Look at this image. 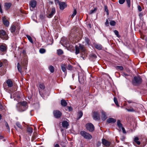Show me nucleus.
Wrapping results in <instances>:
<instances>
[{
	"mask_svg": "<svg viewBox=\"0 0 147 147\" xmlns=\"http://www.w3.org/2000/svg\"><path fill=\"white\" fill-rule=\"evenodd\" d=\"M57 53L59 55H61L63 53V51L61 49H59L57 50Z\"/></svg>",
	"mask_w": 147,
	"mask_h": 147,
	"instance_id": "obj_30",
	"label": "nucleus"
},
{
	"mask_svg": "<svg viewBox=\"0 0 147 147\" xmlns=\"http://www.w3.org/2000/svg\"><path fill=\"white\" fill-rule=\"evenodd\" d=\"M37 4V2L35 0H32L30 1L29 4L30 7H32V8H35Z\"/></svg>",
	"mask_w": 147,
	"mask_h": 147,
	"instance_id": "obj_10",
	"label": "nucleus"
},
{
	"mask_svg": "<svg viewBox=\"0 0 147 147\" xmlns=\"http://www.w3.org/2000/svg\"><path fill=\"white\" fill-rule=\"evenodd\" d=\"M115 68L118 71H122L123 69V68L122 66H116L115 67Z\"/></svg>",
	"mask_w": 147,
	"mask_h": 147,
	"instance_id": "obj_28",
	"label": "nucleus"
},
{
	"mask_svg": "<svg viewBox=\"0 0 147 147\" xmlns=\"http://www.w3.org/2000/svg\"><path fill=\"white\" fill-rule=\"evenodd\" d=\"M10 30L11 32L12 33L14 32L16 30V27L14 25H13L11 26L10 27Z\"/></svg>",
	"mask_w": 147,
	"mask_h": 147,
	"instance_id": "obj_26",
	"label": "nucleus"
},
{
	"mask_svg": "<svg viewBox=\"0 0 147 147\" xmlns=\"http://www.w3.org/2000/svg\"><path fill=\"white\" fill-rule=\"evenodd\" d=\"M102 143L104 145L108 147L110 146L111 144V142L104 138H102Z\"/></svg>",
	"mask_w": 147,
	"mask_h": 147,
	"instance_id": "obj_9",
	"label": "nucleus"
},
{
	"mask_svg": "<svg viewBox=\"0 0 147 147\" xmlns=\"http://www.w3.org/2000/svg\"><path fill=\"white\" fill-rule=\"evenodd\" d=\"M77 13V11L75 9H74V11H73V13L72 14L71 16V17L72 18H73L76 14Z\"/></svg>",
	"mask_w": 147,
	"mask_h": 147,
	"instance_id": "obj_42",
	"label": "nucleus"
},
{
	"mask_svg": "<svg viewBox=\"0 0 147 147\" xmlns=\"http://www.w3.org/2000/svg\"><path fill=\"white\" fill-rule=\"evenodd\" d=\"M138 10L139 12H140L142 10V9L140 6L138 5Z\"/></svg>",
	"mask_w": 147,
	"mask_h": 147,
	"instance_id": "obj_51",
	"label": "nucleus"
},
{
	"mask_svg": "<svg viewBox=\"0 0 147 147\" xmlns=\"http://www.w3.org/2000/svg\"><path fill=\"white\" fill-rule=\"evenodd\" d=\"M85 127L87 130L90 132H92L94 130V127L91 123H88L86 124Z\"/></svg>",
	"mask_w": 147,
	"mask_h": 147,
	"instance_id": "obj_5",
	"label": "nucleus"
},
{
	"mask_svg": "<svg viewBox=\"0 0 147 147\" xmlns=\"http://www.w3.org/2000/svg\"><path fill=\"white\" fill-rule=\"evenodd\" d=\"M6 83L8 87H11L13 86V83L10 79H8L6 81Z\"/></svg>",
	"mask_w": 147,
	"mask_h": 147,
	"instance_id": "obj_17",
	"label": "nucleus"
},
{
	"mask_svg": "<svg viewBox=\"0 0 147 147\" xmlns=\"http://www.w3.org/2000/svg\"><path fill=\"white\" fill-rule=\"evenodd\" d=\"M17 68L18 71L20 73L22 72V69L20 63H18L17 64Z\"/></svg>",
	"mask_w": 147,
	"mask_h": 147,
	"instance_id": "obj_33",
	"label": "nucleus"
},
{
	"mask_svg": "<svg viewBox=\"0 0 147 147\" xmlns=\"http://www.w3.org/2000/svg\"><path fill=\"white\" fill-rule=\"evenodd\" d=\"M54 1L56 4L59 3L60 2L59 1V0H54Z\"/></svg>",
	"mask_w": 147,
	"mask_h": 147,
	"instance_id": "obj_62",
	"label": "nucleus"
},
{
	"mask_svg": "<svg viewBox=\"0 0 147 147\" xmlns=\"http://www.w3.org/2000/svg\"><path fill=\"white\" fill-rule=\"evenodd\" d=\"M39 93L41 97H43L44 96V94H43L42 92L40 90H39Z\"/></svg>",
	"mask_w": 147,
	"mask_h": 147,
	"instance_id": "obj_54",
	"label": "nucleus"
},
{
	"mask_svg": "<svg viewBox=\"0 0 147 147\" xmlns=\"http://www.w3.org/2000/svg\"><path fill=\"white\" fill-rule=\"evenodd\" d=\"M14 97H17V98H18V99H19L20 98V95L18 94L17 95V96H16V94H14Z\"/></svg>",
	"mask_w": 147,
	"mask_h": 147,
	"instance_id": "obj_57",
	"label": "nucleus"
},
{
	"mask_svg": "<svg viewBox=\"0 0 147 147\" xmlns=\"http://www.w3.org/2000/svg\"><path fill=\"white\" fill-rule=\"evenodd\" d=\"M39 87L43 90L45 88V86L43 84H41L39 85Z\"/></svg>",
	"mask_w": 147,
	"mask_h": 147,
	"instance_id": "obj_46",
	"label": "nucleus"
},
{
	"mask_svg": "<svg viewBox=\"0 0 147 147\" xmlns=\"http://www.w3.org/2000/svg\"><path fill=\"white\" fill-rule=\"evenodd\" d=\"M61 104L63 107H65L67 105V103L64 99H62L61 101Z\"/></svg>",
	"mask_w": 147,
	"mask_h": 147,
	"instance_id": "obj_25",
	"label": "nucleus"
},
{
	"mask_svg": "<svg viewBox=\"0 0 147 147\" xmlns=\"http://www.w3.org/2000/svg\"><path fill=\"white\" fill-rule=\"evenodd\" d=\"M84 40L87 45H90L91 42L90 39L88 38L87 37H85Z\"/></svg>",
	"mask_w": 147,
	"mask_h": 147,
	"instance_id": "obj_21",
	"label": "nucleus"
},
{
	"mask_svg": "<svg viewBox=\"0 0 147 147\" xmlns=\"http://www.w3.org/2000/svg\"><path fill=\"white\" fill-rule=\"evenodd\" d=\"M121 129L122 130L124 134L126 133V131L125 129L123 127H121Z\"/></svg>",
	"mask_w": 147,
	"mask_h": 147,
	"instance_id": "obj_59",
	"label": "nucleus"
},
{
	"mask_svg": "<svg viewBox=\"0 0 147 147\" xmlns=\"http://www.w3.org/2000/svg\"><path fill=\"white\" fill-rule=\"evenodd\" d=\"M56 13V10L55 7H53L52 9L51 13L47 16V17L49 18H51Z\"/></svg>",
	"mask_w": 147,
	"mask_h": 147,
	"instance_id": "obj_11",
	"label": "nucleus"
},
{
	"mask_svg": "<svg viewBox=\"0 0 147 147\" xmlns=\"http://www.w3.org/2000/svg\"><path fill=\"white\" fill-rule=\"evenodd\" d=\"M5 127H6V128L7 129V130H8L10 131L9 127L8 125V124L7 123L6 121L5 122Z\"/></svg>",
	"mask_w": 147,
	"mask_h": 147,
	"instance_id": "obj_49",
	"label": "nucleus"
},
{
	"mask_svg": "<svg viewBox=\"0 0 147 147\" xmlns=\"http://www.w3.org/2000/svg\"><path fill=\"white\" fill-rule=\"evenodd\" d=\"M3 23L6 26L8 27L9 24V22L7 20L6 18H4L2 19Z\"/></svg>",
	"mask_w": 147,
	"mask_h": 147,
	"instance_id": "obj_15",
	"label": "nucleus"
},
{
	"mask_svg": "<svg viewBox=\"0 0 147 147\" xmlns=\"http://www.w3.org/2000/svg\"><path fill=\"white\" fill-rule=\"evenodd\" d=\"M117 125L119 128H121L122 127V124L121 123V121L119 120H117Z\"/></svg>",
	"mask_w": 147,
	"mask_h": 147,
	"instance_id": "obj_32",
	"label": "nucleus"
},
{
	"mask_svg": "<svg viewBox=\"0 0 147 147\" xmlns=\"http://www.w3.org/2000/svg\"><path fill=\"white\" fill-rule=\"evenodd\" d=\"M49 69L51 73H53L54 72V67L52 65H50L49 67Z\"/></svg>",
	"mask_w": 147,
	"mask_h": 147,
	"instance_id": "obj_34",
	"label": "nucleus"
},
{
	"mask_svg": "<svg viewBox=\"0 0 147 147\" xmlns=\"http://www.w3.org/2000/svg\"><path fill=\"white\" fill-rule=\"evenodd\" d=\"M114 33H115V34L118 37H120V36L119 34V32L118 31L116 30H115L114 31Z\"/></svg>",
	"mask_w": 147,
	"mask_h": 147,
	"instance_id": "obj_48",
	"label": "nucleus"
},
{
	"mask_svg": "<svg viewBox=\"0 0 147 147\" xmlns=\"http://www.w3.org/2000/svg\"><path fill=\"white\" fill-rule=\"evenodd\" d=\"M104 10L105 11L107 12V15H108L109 14V10L108 9L107 6L106 5L104 6Z\"/></svg>",
	"mask_w": 147,
	"mask_h": 147,
	"instance_id": "obj_37",
	"label": "nucleus"
},
{
	"mask_svg": "<svg viewBox=\"0 0 147 147\" xmlns=\"http://www.w3.org/2000/svg\"><path fill=\"white\" fill-rule=\"evenodd\" d=\"M72 67V66L70 64H69L67 66V68L69 70H71Z\"/></svg>",
	"mask_w": 147,
	"mask_h": 147,
	"instance_id": "obj_47",
	"label": "nucleus"
},
{
	"mask_svg": "<svg viewBox=\"0 0 147 147\" xmlns=\"http://www.w3.org/2000/svg\"><path fill=\"white\" fill-rule=\"evenodd\" d=\"M125 0H119V3L120 4H123L125 2Z\"/></svg>",
	"mask_w": 147,
	"mask_h": 147,
	"instance_id": "obj_50",
	"label": "nucleus"
},
{
	"mask_svg": "<svg viewBox=\"0 0 147 147\" xmlns=\"http://www.w3.org/2000/svg\"><path fill=\"white\" fill-rule=\"evenodd\" d=\"M139 140V138L138 137H136L134 139V141L136 142L138 141Z\"/></svg>",
	"mask_w": 147,
	"mask_h": 147,
	"instance_id": "obj_60",
	"label": "nucleus"
},
{
	"mask_svg": "<svg viewBox=\"0 0 147 147\" xmlns=\"http://www.w3.org/2000/svg\"><path fill=\"white\" fill-rule=\"evenodd\" d=\"M16 125L20 129H23V127L18 122H17L16 123Z\"/></svg>",
	"mask_w": 147,
	"mask_h": 147,
	"instance_id": "obj_31",
	"label": "nucleus"
},
{
	"mask_svg": "<svg viewBox=\"0 0 147 147\" xmlns=\"http://www.w3.org/2000/svg\"><path fill=\"white\" fill-rule=\"evenodd\" d=\"M79 48L80 50L82 52L84 53L86 49L83 45L79 44Z\"/></svg>",
	"mask_w": 147,
	"mask_h": 147,
	"instance_id": "obj_18",
	"label": "nucleus"
},
{
	"mask_svg": "<svg viewBox=\"0 0 147 147\" xmlns=\"http://www.w3.org/2000/svg\"><path fill=\"white\" fill-rule=\"evenodd\" d=\"M97 9V7H94L93 9L91 10L90 11L89 14H92V13L95 12Z\"/></svg>",
	"mask_w": 147,
	"mask_h": 147,
	"instance_id": "obj_39",
	"label": "nucleus"
},
{
	"mask_svg": "<svg viewBox=\"0 0 147 147\" xmlns=\"http://www.w3.org/2000/svg\"><path fill=\"white\" fill-rule=\"evenodd\" d=\"M53 113L54 117L56 119L60 118L62 115L61 112L57 110H54Z\"/></svg>",
	"mask_w": 147,
	"mask_h": 147,
	"instance_id": "obj_6",
	"label": "nucleus"
},
{
	"mask_svg": "<svg viewBox=\"0 0 147 147\" xmlns=\"http://www.w3.org/2000/svg\"><path fill=\"white\" fill-rule=\"evenodd\" d=\"M11 3H5V9L7 10L9 9L11 6Z\"/></svg>",
	"mask_w": 147,
	"mask_h": 147,
	"instance_id": "obj_19",
	"label": "nucleus"
},
{
	"mask_svg": "<svg viewBox=\"0 0 147 147\" xmlns=\"http://www.w3.org/2000/svg\"><path fill=\"white\" fill-rule=\"evenodd\" d=\"M114 101L115 105L117 106V107H119V105L117 99L116 97H114Z\"/></svg>",
	"mask_w": 147,
	"mask_h": 147,
	"instance_id": "obj_36",
	"label": "nucleus"
},
{
	"mask_svg": "<svg viewBox=\"0 0 147 147\" xmlns=\"http://www.w3.org/2000/svg\"><path fill=\"white\" fill-rule=\"evenodd\" d=\"M116 121V119L113 118H109L107 120V122L109 123H114Z\"/></svg>",
	"mask_w": 147,
	"mask_h": 147,
	"instance_id": "obj_16",
	"label": "nucleus"
},
{
	"mask_svg": "<svg viewBox=\"0 0 147 147\" xmlns=\"http://www.w3.org/2000/svg\"><path fill=\"white\" fill-rule=\"evenodd\" d=\"M62 126L64 128H65L66 129H67L68 128V126L69 125L68 122L67 121H63L62 122Z\"/></svg>",
	"mask_w": 147,
	"mask_h": 147,
	"instance_id": "obj_13",
	"label": "nucleus"
},
{
	"mask_svg": "<svg viewBox=\"0 0 147 147\" xmlns=\"http://www.w3.org/2000/svg\"><path fill=\"white\" fill-rule=\"evenodd\" d=\"M54 147H60V146L59 144H57L54 146Z\"/></svg>",
	"mask_w": 147,
	"mask_h": 147,
	"instance_id": "obj_64",
	"label": "nucleus"
},
{
	"mask_svg": "<svg viewBox=\"0 0 147 147\" xmlns=\"http://www.w3.org/2000/svg\"><path fill=\"white\" fill-rule=\"evenodd\" d=\"M40 18L41 19H44V16H43L42 15H41L40 16Z\"/></svg>",
	"mask_w": 147,
	"mask_h": 147,
	"instance_id": "obj_63",
	"label": "nucleus"
},
{
	"mask_svg": "<svg viewBox=\"0 0 147 147\" xmlns=\"http://www.w3.org/2000/svg\"><path fill=\"white\" fill-rule=\"evenodd\" d=\"M126 109L128 112H134L135 111V110L132 108L131 107L130 109Z\"/></svg>",
	"mask_w": 147,
	"mask_h": 147,
	"instance_id": "obj_45",
	"label": "nucleus"
},
{
	"mask_svg": "<svg viewBox=\"0 0 147 147\" xmlns=\"http://www.w3.org/2000/svg\"><path fill=\"white\" fill-rule=\"evenodd\" d=\"M95 47L97 49L99 50H102V46L100 44H95L94 45Z\"/></svg>",
	"mask_w": 147,
	"mask_h": 147,
	"instance_id": "obj_24",
	"label": "nucleus"
},
{
	"mask_svg": "<svg viewBox=\"0 0 147 147\" xmlns=\"http://www.w3.org/2000/svg\"><path fill=\"white\" fill-rule=\"evenodd\" d=\"M39 52L40 53L43 54L46 52V50L43 48H41L39 50Z\"/></svg>",
	"mask_w": 147,
	"mask_h": 147,
	"instance_id": "obj_41",
	"label": "nucleus"
},
{
	"mask_svg": "<svg viewBox=\"0 0 147 147\" xmlns=\"http://www.w3.org/2000/svg\"><path fill=\"white\" fill-rule=\"evenodd\" d=\"M87 26L88 27H89L90 28H92V25L90 23H89L88 24Z\"/></svg>",
	"mask_w": 147,
	"mask_h": 147,
	"instance_id": "obj_61",
	"label": "nucleus"
},
{
	"mask_svg": "<svg viewBox=\"0 0 147 147\" xmlns=\"http://www.w3.org/2000/svg\"><path fill=\"white\" fill-rule=\"evenodd\" d=\"M92 117L94 120H98L100 119L99 113L98 111H94L93 113Z\"/></svg>",
	"mask_w": 147,
	"mask_h": 147,
	"instance_id": "obj_7",
	"label": "nucleus"
},
{
	"mask_svg": "<svg viewBox=\"0 0 147 147\" xmlns=\"http://www.w3.org/2000/svg\"><path fill=\"white\" fill-rule=\"evenodd\" d=\"M144 15H145L144 13L143 12H140L139 13L138 16L140 19H142L143 16Z\"/></svg>",
	"mask_w": 147,
	"mask_h": 147,
	"instance_id": "obj_38",
	"label": "nucleus"
},
{
	"mask_svg": "<svg viewBox=\"0 0 147 147\" xmlns=\"http://www.w3.org/2000/svg\"><path fill=\"white\" fill-rule=\"evenodd\" d=\"M75 54L76 55H78L80 53V49L79 46L76 45L75 46Z\"/></svg>",
	"mask_w": 147,
	"mask_h": 147,
	"instance_id": "obj_27",
	"label": "nucleus"
},
{
	"mask_svg": "<svg viewBox=\"0 0 147 147\" xmlns=\"http://www.w3.org/2000/svg\"><path fill=\"white\" fill-rule=\"evenodd\" d=\"M7 49V47L3 45L0 46V50L1 52H5Z\"/></svg>",
	"mask_w": 147,
	"mask_h": 147,
	"instance_id": "obj_14",
	"label": "nucleus"
},
{
	"mask_svg": "<svg viewBox=\"0 0 147 147\" xmlns=\"http://www.w3.org/2000/svg\"><path fill=\"white\" fill-rule=\"evenodd\" d=\"M125 139V137L123 136L121 137V138H120V140L123 141H124Z\"/></svg>",
	"mask_w": 147,
	"mask_h": 147,
	"instance_id": "obj_55",
	"label": "nucleus"
},
{
	"mask_svg": "<svg viewBox=\"0 0 147 147\" xmlns=\"http://www.w3.org/2000/svg\"><path fill=\"white\" fill-rule=\"evenodd\" d=\"M102 119L103 121L105 120L107 118L106 113L105 112L102 111L101 112Z\"/></svg>",
	"mask_w": 147,
	"mask_h": 147,
	"instance_id": "obj_20",
	"label": "nucleus"
},
{
	"mask_svg": "<svg viewBox=\"0 0 147 147\" xmlns=\"http://www.w3.org/2000/svg\"><path fill=\"white\" fill-rule=\"evenodd\" d=\"M27 131L30 134V135L31 136V134L33 132V128L32 127H28L27 128Z\"/></svg>",
	"mask_w": 147,
	"mask_h": 147,
	"instance_id": "obj_23",
	"label": "nucleus"
},
{
	"mask_svg": "<svg viewBox=\"0 0 147 147\" xmlns=\"http://www.w3.org/2000/svg\"><path fill=\"white\" fill-rule=\"evenodd\" d=\"M26 36L28 38V40L29 41L32 43L33 44V42L32 40V37L29 35H26Z\"/></svg>",
	"mask_w": 147,
	"mask_h": 147,
	"instance_id": "obj_29",
	"label": "nucleus"
},
{
	"mask_svg": "<svg viewBox=\"0 0 147 147\" xmlns=\"http://www.w3.org/2000/svg\"><path fill=\"white\" fill-rule=\"evenodd\" d=\"M101 142L99 141L97 142V143L96 144V146L97 147H99L101 145Z\"/></svg>",
	"mask_w": 147,
	"mask_h": 147,
	"instance_id": "obj_58",
	"label": "nucleus"
},
{
	"mask_svg": "<svg viewBox=\"0 0 147 147\" xmlns=\"http://www.w3.org/2000/svg\"><path fill=\"white\" fill-rule=\"evenodd\" d=\"M76 29H72L71 30V34H72V35H74V36H75V34H76Z\"/></svg>",
	"mask_w": 147,
	"mask_h": 147,
	"instance_id": "obj_35",
	"label": "nucleus"
},
{
	"mask_svg": "<svg viewBox=\"0 0 147 147\" xmlns=\"http://www.w3.org/2000/svg\"><path fill=\"white\" fill-rule=\"evenodd\" d=\"M80 134L82 136L86 139H91L92 138L91 135L84 131H81L80 132Z\"/></svg>",
	"mask_w": 147,
	"mask_h": 147,
	"instance_id": "obj_4",
	"label": "nucleus"
},
{
	"mask_svg": "<svg viewBox=\"0 0 147 147\" xmlns=\"http://www.w3.org/2000/svg\"><path fill=\"white\" fill-rule=\"evenodd\" d=\"M142 81V78L140 76L138 75L134 77L132 80L131 83L134 86H138L141 84Z\"/></svg>",
	"mask_w": 147,
	"mask_h": 147,
	"instance_id": "obj_2",
	"label": "nucleus"
},
{
	"mask_svg": "<svg viewBox=\"0 0 147 147\" xmlns=\"http://www.w3.org/2000/svg\"><path fill=\"white\" fill-rule=\"evenodd\" d=\"M127 102L129 103H133V105L132 106L134 107H136V106H135V105L137 104L136 103L134 102L132 100H131L127 101Z\"/></svg>",
	"mask_w": 147,
	"mask_h": 147,
	"instance_id": "obj_40",
	"label": "nucleus"
},
{
	"mask_svg": "<svg viewBox=\"0 0 147 147\" xmlns=\"http://www.w3.org/2000/svg\"><path fill=\"white\" fill-rule=\"evenodd\" d=\"M126 2L128 7H130L131 6V0H126Z\"/></svg>",
	"mask_w": 147,
	"mask_h": 147,
	"instance_id": "obj_43",
	"label": "nucleus"
},
{
	"mask_svg": "<svg viewBox=\"0 0 147 147\" xmlns=\"http://www.w3.org/2000/svg\"><path fill=\"white\" fill-rule=\"evenodd\" d=\"M116 22L113 20H112L110 22V24L112 26H114L116 25Z\"/></svg>",
	"mask_w": 147,
	"mask_h": 147,
	"instance_id": "obj_44",
	"label": "nucleus"
},
{
	"mask_svg": "<svg viewBox=\"0 0 147 147\" xmlns=\"http://www.w3.org/2000/svg\"><path fill=\"white\" fill-rule=\"evenodd\" d=\"M27 104V102L24 101L18 102L16 105L17 110L20 112L25 111L28 109Z\"/></svg>",
	"mask_w": 147,
	"mask_h": 147,
	"instance_id": "obj_1",
	"label": "nucleus"
},
{
	"mask_svg": "<svg viewBox=\"0 0 147 147\" xmlns=\"http://www.w3.org/2000/svg\"><path fill=\"white\" fill-rule=\"evenodd\" d=\"M61 69L62 71L64 72L65 73H66V67L67 68V63L63 64L61 63Z\"/></svg>",
	"mask_w": 147,
	"mask_h": 147,
	"instance_id": "obj_12",
	"label": "nucleus"
},
{
	"mask_svg": "<svg viewBox=\"0 0 147 147\" xmlns=\"http://www.w3.org/2000/svg\"><path fill=\"white\" fill-rule=\"evenodd\" d=\"M0 38L4 40H6L8 39V36L5 30H0Z\"/></svg>",
	"mask_w": 147,
	"mask_h": 147,
	"instance_id": "obj_3",
	"label": "nucleus"
},
{
	"mask_svg": "<svg viewBox=\"0 0 147 147\" xmlns=\"http://www.w3.org/2000/svg\"><path fill=\"white\" fill-rule=\"evenodd\" d=\"M59 3V8L61 10H63L67 7V5L64 2H60Z\"/></svg>",
	"mask_w": 147,
	"mask_h": 147,
	"instance_id": "obj_8",
	"label": "nucleus"
},
{
	"mask_svg": "<svg viewBox=\"0 0 147 147\" xmlns=\"http://www.w3.org/2000/svg\"><path fill=\"white\" fill-rule=\"evenodd\" d=\"M67 107L68 108V109L69 111H72L73 109L71 107Z\"/></svg>",
	"mask_w": 147,
	"mask_h": 147,
	"instance_id": "obj_56",
	"label": "nucleus"
},
{
	"mask_svg": "<svg viewBox=\"0 0 147 147\" xmlns=\"http://www.w3.org/2000/svg\"><path fill=\"white\" fill-rule=\"evenodd\" d=\"M83 115V113L82 111H79L78 112V115H77V120H79L82 116Z\"/></svg>",
	"mask_w": 147,
	"mask_h": 147,
	"instance_id": "obj_22",
	"label": "nucleus"
},
{
	"mask_svg": "<svg viewBox=\"0 0 147 147\" xmlns=\"http://www.w3.org/2000/svg\"><path fill=\"white\" fill-rule=\"evenodd\" d=\"M91 57H93L94 58H96L97 57L96 55L95 54H94L91 55Z\"/></svg>",
	"mask_w": 147,
	"mask_h": 147,
	"instance_id": "obj_52",
	"label": "nucleus"
},
{
	"mask_svg": "<svg viewBox=\"0 0 147 147\" xmlns=\"http://www.w3.org/2000/svg\"><path fill=\"white\" fill-rule=\"evenodd\" d=\"M105 25L107 26H109V22L107 19L106 20V21L105 22Z\"/></svg>",
	"mask_w": 147,
	"mask_h": 147,
	"instance_id": "obj_53",
	"label": "nucleus"
}]
</instances>
